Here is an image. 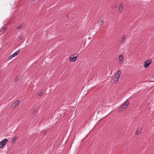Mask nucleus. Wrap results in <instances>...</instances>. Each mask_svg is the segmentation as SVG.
I'll use <instances>...</instances> for the list:
<instances>
[{"label": "nucleus", "mask_w": 154, "mask_h": 154, "mask_svg": "<svg viewBox=\"0 0 154 154\" xmlns=\"http://www.w3.org/2000/svg\"><path fill=\"white\" fill-rule=\"evenodd\" d=\"M20 52V50L16 51L13 54L11 55L12 57H13L16 56Z\"/></svg>", "instance_id": "obj_10"}, {"label": "nucleus", "mask_w": 154, "mask_h": 154, "mask_svg": "<svg viewBox=\"0 0 154 154\" xmlns=\"http://www.w3.org/2000/svg\"><path fill=\"white\" fill-rule=\"evenodd\" d=\"M119 61L121 64H122L124 61V57L121 54L119 56Z\"/></svg>", "instance_id": "obj_5"}, {"label": "nucleus", "mask_w": 154, "mask_h": 154, "mask_svg": "<svg viewBox=\"0 0 154 154\" xmlns=\"http://www.w3.org/2000/svg\"><path fill=\"white\" fill-rule=\"evenodd\" d=\"M76 55V56H75L73 57H72L73 56V55H71L70 56V57H69V61L70 62H75L77 58V55L76 54H75L74 55V56Z\"/></svg>", "instance_id": "obj_4"}, {"label": "nucleus", "mask_w": 154, "mask_h": 154, "mask_svg": "<svg viewBox=\"0 0 154 154\" xmlns=\"http://www.w3.org/2000/svg\"><path fill=\"white\" fill-rule=\"evenodd\" d=\"M128 104L129 102L128 101H126L125 102L124 104L122 106V107L119 109V111H124L127 107Z\"/></svg>", "instance_id": "obj_3"}, {"label": "nucleus", "mask_w": 154, "mask_h": 154, "mask_svg": "<svg viewBox=\"0 0 154 154\" xmlns=\"http://www.w3.org/2000/svg\"><path fill=\"white\" fill-rule=\"evenodd\" d=\"M126 37V35H123L121 40V43H124L125 42V40Z\"/></svg>", "instance_id": "obj_8"}, {"label": "nucleus", "mask_w": 154, "mask_h": 154, "mask_svg": "<svg viewBox=\"0 0 154 154\" xmlns=\"http://www.w3.org/2000/svg\"><path fill=\"white\" fill-rule=\"evenodd\" d=\"M98 23L99 26H102L104 23L103 21L102 20L99 21Z\"/></svg>", "instance_id": "obj_11"}, {"label": "nucleus", "mask_w": 154, "mask_h": 154, "mask_svg": "<svg viewBox=\"0 0 154 154\" xmlns=\"http://www.w3.org/2000/svg\"><path fill=\"white\" fill-rule=\"evenodd\" d=\"M66 17L67 18H68L69 17V15H66Z\"/></svg>", "instance_id": "obj_20"}, {"label": "nucleus", "mask_w": 154, "mask_h": 154, "mask_svg": "<svg viewBox=\"0 0 154 154\" xmlns=\"http://www.w3.org/2000/svg\"><path fill=\"white\" fill-rule=\"evenodd\" d=\"M6 29V26H4L2 27H1L0 28V32H1L5 30Z\"/></svg>", "instance_id": "obj_12"}, {"label": "nucleus", "mask_w": 154, "mask_h": 154, "mask_svg": "<svg viewBox=\"0 0 154 154\" xmlns=\"http://www.w3.org/2000/svg\"><path fill=\"white\" fill-rule=\"evenodd\" d=\"M20 103V101L19 100H17L14 103L12 106L14 108L16 107Z\"/></svg>", "instance_id": "obj_7"}, {"label": "nucleus", "mask_w": 154, "mask_h": 154, "mask_svg": "<svg viewBox=\"0 0 154 154\" xmlns=\"http://www.w3.org/2000/svg\"><path fill=\"white\" fill-rule=\"evenodd\" d=\"M12 58H13L12 56L11 55L9 57L8 59L9 60H10Z\"/></svg>", "instance_id": "obj_17"}, {"label": "nucleus", "mask_w": 154, "mask_h": 154, "mask_svg": "<svg viewBox=\"0 0 154 154\" xmlns=\"http://www.w3.org/2000/svg\"><path fill=\"white\" fill-rule=\"evenodd\" d=\"M23 25L22 24H21L20 25H19V26H18L17 27V29H21V28L23 27Z\"/></svg>", "instance_id": "obj_13"}, {"label": "nucleus", "mask_w": 154, "mask_h": 154, "mask_svg": "<svg viewBox=\"0 0 154 154\" xmlns=\"http://www.w3.org/2000/svg\"><path fill=\"white\" fill-rule=\"evenodd\" d=\"M140 130H137L136 132V134L137 135L139 134L140 132Z\"/></svg>", "instance_id": "obj_15"}, {"label": "nucleus", "mask_w": 154, "mask_h": 154, "mask_svg": "<svg viewBox=\"0 0 154 154\" xmlns=\"http://www.w3.org/2000/svg\"><path fill=\"white\" fill-rule=\"evenodd\" d=\"M17 137H14L12 139V141L13 142V143L15 142V141L17 140Z\"/></svg>", "instance_id": "obj_14"}, {"label": "nucleus", "mask_w": 154, "mask_h": 154, "mask_svg": "<svg viewBox=\"0 0 154 154\" xmlns=\"http://www.w3.org/2000/svg\"><path fill=\"white\" fill-rule=\"evenodd\" d=\"M121 74V71L120 70H118L113 78L115 82H118Z\"/></svg>", "instance_id": "obj_1"}, {"label": "nucleus", "mask_w": 154, "mask_h": 154, "mask_svg": "<svg viewBox=\"0 0 154 154\" xmlns=\"http://www.w3.org/2000/svg\"><path fill=\"white\" fill-rule=\"evenodd\" d=\"M8 141V140L7 139H4L0 142V148H2L4 146H5Z\"/></svg>", "instance_id": "obj_2"}, {"label": "nucleus", "mask_w": 154, "mask_h": 154, "mask_svg": "<svg viewBox=\"0 0 154 154\" xmlns=\"http://www.w3.org/2000/svg\"><path fill=\"white\" fill-rule=\"evenodd\" d=\"M123 4L122 3H121L119 5V11L120 13H121L123 10Z\"/></svg>", "instance_id": "obj_9"}, {"label": "nucleus", "mask_w": 154, "mask_h": 154, "mask_svg": "<svg viewBox=\"0 0 154 154\" xmlns=\"http://www.w3.org/2000/svg\"><path fill=\"white\" fill-rule=\"evenodd\" d=\"M43 91H42L40 92L39 93H38V95L39 96H41L42 95H43Z\"/></svg>", "instance_id": "obj_16"}, {"label": "nucleus", "mask_w": 154, "mask_h": 154, "mask_svg": "<svg viewBox=\"0 0 154 154\" xmlns=\"http://www.w3.org/2000/svg\"><path fill=\"white\" fill-rule=\"evenodd\" d=\"M150 64V62L149 61L147 60L145 62L144 65V67L145 68H146L148 67Z\"/></svg>", "instance_id": "obj_6"}, {"label": "nucleus", "mask_w": 154, "mask_h": 154, "mask_svg": "<svg viewBox=\"0 0 154 154\" xmlns=\"http://www.w3.org/2000/svg\"><path fill=\"white\" fill-rule=\"evenodd\" d=\"M19 38L20 40H22L23 38V37L22 36H20L19 37Z\"/></svg>", "instance_id": "obj_19"}, {"label": "nucleus", "mask_w": 154, "mask_h": 154, "mask_svg": "<svg viewBox=\"0 0 154 154\" xmlns=\"http://www.w3.org/2000/svg\"><path fill=\"white\" fill-rule=\"evenodd\" d=\"M18 80H19L18 77H17L15 78V81L16 82V81H18Z\"/></svg>", "instance_id": "obj_18"}]
</instances>
